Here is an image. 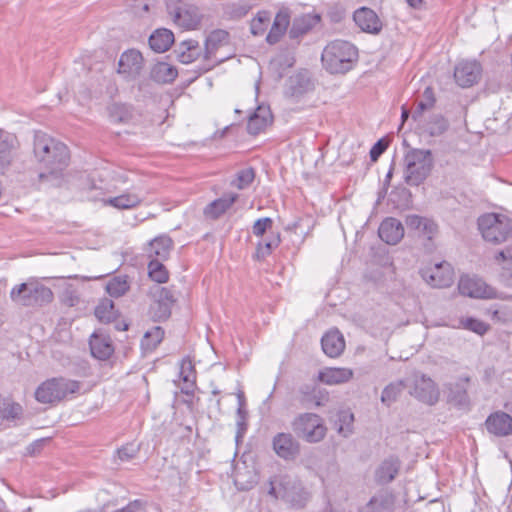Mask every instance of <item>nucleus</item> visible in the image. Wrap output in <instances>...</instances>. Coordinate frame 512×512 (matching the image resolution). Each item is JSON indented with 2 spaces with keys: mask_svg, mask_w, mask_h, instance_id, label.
I'll use <instances>...</instances> for the list:
<instances>
[{
  "mask_svg": "<svg viewBox=\"0 0 512 512\" xmlns=\"http://www.w3.org/2000/svg\"><path fill=\"white\" fill-rule=\"evenodd\" d=\"M23 413L22 406L10 398L0 399V418L4 420L19 419Z\"/></svg>",
  "mask_w": 512,
  "mask_h": 512,
  "instance_id": "4c0bfd02",
  "label": "nucleus"
},
{
  "mask_svg": "<svg viewBox=\"0 0 512 512\" xmlns=\"http://www.w3.org/2000/svg\"><path fill=\"white\" fill-rule=\"evenodd\" d=\"M116 309L114 303L110 299H103L95 308V316L99 321L109 323L116 318Z\"/></svg>",
  "mask_w": 512,
  "mask_h": 512,
  "instance_id": "c03bdc74",
  "label": "nucleus"
},
{
  "mask_svg": "<svg viewBox=\"0 0 512 512\" xmlns=\"http://www.w3.org/2000/svg\"><path fill=\"white\" fill-rule=\"evenodd\" d=\"M313 89V83L307 72H299L289 77L286 83V96L299 99Z\"/></svg>",
  "mask_w": 512,
  "mask_h": 512,
  "instance_id": "a211bd4d",
  "label": "nucleus"
},
{
  "mask_svg": "<svg viewBox=\"0 0 512 512\" xmlns=\"http://www.w3.org/2000/svg\"><path fill=\"white\" fill-rule=\"evenodd\" d=\"M273 231V220L270 217H263L256 220L252 226V234L256 237H264Z\"/></svg>",
  "mask_w": 512,
  "mask_h": 512,
  "instance_id": "603ef678",
  "label": "nucleus"
},
{
  "mask_svg": "<svg viewBox=\"0 0 512 512\" xmlns=\"http://www.w3.org/2000/svg\"><path fill=\"white\" fill-rule=\"evenodd\" d=\"M10 298L22 306H43L52 302V290L38 281H28L12 288Z\"/></svg>",
  "mask_w": 512,
  "mask_h": 512,
  "instance_id": "39448f33",
  "label": "nucleus"
},
{
  "mask_svg": "<svg viewBox=\"0 0 512 512\" xmlns=\"http://www.w3.org/2000/svg\"><path fill=\"white\" fill-rule=\"evenodd\" d=\"M177 74V69L166 62L156 63L151 70L152 79L158 83H170Z\"/></svg>",
  "mask_w": 512,
  "mask_h": 512,
  "instance_id": "f704fd0d",
  "label": "nucleus"
},
{
  "mask_svg": "<svg viewBox=\"0 0 512 512\" xmlns=\"http://www.w3.org/2000/svg\"><path fill=\"white\" fill-rule=\"evenodd\" d=\"M200 49L199 43L196 40H184L179 44L176 52H189L191 50Z\"/></svg>",
  "mask_w": 512,
  "mask_h": 512,
  "instance_id": "e2e57ef3",
  "label": "nucleus"
},
{
  "mask_svg": "<svg viewBox=\"0 0 512 512\" xmlns=\"http://www.w3.org/2000/svg\"><path fill=\"white\" fill-rule=\"evenodd\" d=\"M229 45V33L222 29L212 31L205 41L204 58L210 60L215 58L217 62H222L226 57H217L219 49Z\"/></svg>",
  "mask_w": 512,
  "mask_h": 512,
  "instance_id": "f3484780",
  "label": "nucleus"
},
{
  "mask_svg": "<svg viewBox=\"0 0 512 512\" xmlns=\"http://www.w3.org/2000/svg\"><path fill=\"white\" fill-rule=\"evenodd\" d=\"M250 10V6L247 3H237L231 7L230 14L234 18H242Z\"/></svg>",
  "mask_w": 512,
  "mask_h": 512,
  "instance_id": "052dcab7",
  "label": "nucleus"
},
{
  "mask_svg": "<svg viewBox=\"0 0 512 512\" xmlns=\"http://www.w3.org/2000/svg\"><path fill=\"white\" fill-rule=\"evenodd\" d=\"M489 433L496 436H507L512 434V417L502 411L491 414L485 422Z\"/></svg>",
  "mask_w": 512,
  "mask_h": 512,
  "instance_id": "4be33fe9",
  "label": "nucleus"
},
{
  "mask_svg": "<svg viewBox=\"0 0 512 512\" xmlns=\"http://www.w3.org/2000/svg\"><path fill=\"white\" fill-rule=\"evenodd\" d=\"M290 11L288 8H281L274 17L271 29L269 30L266 41L269 44L279 42L281 37L285 34L290 24Z\"/></svg>",
  "mask_w": 512,
  "mask_h": 512,
  "instance_id": "b1692460",
  "label": "nucleus"
},
{
  "mask_svg": "<svg viewBox=\"0 0 512 512\" xmlns=\"http://www.w3.org/2000/svg\"><path fill=\"white\" fill-rule=\"evenodd\" d=\"M171 248L172 240L167 236H160L149 243L147 253L151 260L164 261L168 258Z\"/></svg>",
  "mask_w": 512,
  "mask_h": 512,
  "instance_id": "cd10ccee",
  "label": "nucleus"
},
{
  "mask_svg": "<svg viewBox=\"0 0 512 512\" xmlns=\"http://www.w3.org/2000/svg\"><path fill=\"white\" fill-rule=\"evenodd\" d=\"M387 143L383 140H378L370 150V158L372 161H376L379 156L387 149Z\"/></svg>",
  "mask_w": 512,
  "mask_h": 512,
  "instance_id": "680f3d73",
  "label": "nucleus"
},
{
  "mask_svg": "<svg viewBox=\"0 0 512 512\" xmlns=\"http://www.w3.org/2000/svg\"><path fill=\"white\" fill-rule=\"evenodd\" d=\"M406 387L404 381H397L388 384L382 391L381 402L387 407L391 406L401 395Z\"/></svg>",
  "mask_w": 512,
  "mask_h": 512,
  "instance_id": "a19ab883",
  "label": "nucleus"
},
{
  "mask_svg": "<svg viewBox=\"0 0 512 512\" xmlns=\"http://www.w3.org/2000/svg\"><path fill=\"white\" fill-rule=\"evenodd\" d=\"M140 202L141 198L134 193L122 194L105 201L106 204L118 209H130L137 206Z\"/></svg>",
  "mask_w": 512,
  "mask_h": 512,
  "instance_id": "ea45409f",
  "label": "nucleus"
},
{
  "mask_svg": "<svg viewBox=\"0 0 512 512\" xmlns=\"http://www.w3.org/2000/svg\"><path fill=\"white\" fill-rule=\"evenodd\" d=\"M148 274L149 277L157 283H165L169 278L168 271L162 261L158 260H150L148 264Z\"/></svg>",
  "mask_w": 512,
  "mask_h": 512,
  "instance_id": "de8ad7c7",
  "label": "nucleus"
},
{
  "mask_svg": "<svg viewBox=\"0 0 512 512\" xmlns=\"http://www.w3.org/2000/svg\"><path fill=\"white\" fill-rule=\"evenodd\" d=\"M424 217L410 215L406 218V224L409 228L420 231L423 226Z\"/></svg>",
  "mask_w": 512,
  "mask_h": 512,
  "instance_id": "69168bd1",
  "label": "nucleus"
},
{
  "mask_svg": "<svg viewBox=\"0 0 512 512\" xmlns=\"http://www.w3.org/2000/svg\"><path fill=\"white\" fill-rule=\"evenodd\" d=\"M201 49L191 50L189 52H178L177 58L181 63L189 64L200 56Z\"/></svg>",
  "mask_w": 512,
  "mask_h": 512,
  "instance_id": "bf43d9fd",
  "label": "nucleus"
},
{
  "mask_svg": "<svg viewBox=\"0 0 512 512\" xmlns=\"http://www.w3.org/2000/svg\"><path fill=\"white\" fill-rule=\"evenodd\" d=\"M320 21L319 15L303 14L294 18L289 31L290 38H298L309 32Z\"/></svg>",
  "mask_w": 512,
  "mask_h": 512,
  "instance_id": "7c9ffc66",
  "label": "nucleus"
},
{
  "mask_svg": "<svg viewBox=\"0 0 512 512\" xmlns=\"http://www.w3.org/2000/svg\"><path fill=\"white\" fill-rule=\"evenodd\" d=\"M481 72V65L477 61H462L455 67L454 78L459 86L467 88L478 82Z\"/></svg>",
  "mask_w": 512,
  "mask_h": 512,
  "instance_id": "2eb2a0df",
  "label": "nucleus"
},
{
  "mask_svg": "<svg viewBox=\"0 0 512 512\" xmlns=\"http://www.w3.org/2000/svg\"><path fill=\"white\" fill-rule=\"evenodd\" d=\"M81 383L76 380L54 377L42 382L35 391V399L42 404H55L79 392Z\"/></svg>",
  "mask_w": 512,
  "mask_h": 512,
  "instance_id": "20e7f679",
  "label": "nucleus"
},
{
  "mask_svg": "<svg viewBox=\"0 0 512 512\" xmlns=\"http://www.w3.org/2000/svg\"><path fill=\"white\" fill-rule=\"evenodd\" d=\"M144 68V58L140 51L128 49L124 51L118 61L117 73L127 81L138 78Z\"/></svg>",
  "mask_w": 512,
  "mask_h": 512,
  "instance_id": "f8f14e48",
  "label": "nucleus"
},
{
  "mask_svg": "<svg viewBox=\"0 0 512 512\" xmlns=\"http://www.w3.org/2000/svg\"><path fill=\"white\" fill-rule=\"evenodd\" d=\"M404 180L408 185L418 186L429 175L432 156L429 150L413 149L404 157Z\"/></svg>",
  "mask_w": 512,
  "mask_h": 512,
  "instance_id": "423d86ee",
  "label": "nucleus"
},
{
  "mask_svg": "<svg viewBox=\"0 0 512 512\" xmlns=\"http://www.w3.org/2000/svg\"><path fill=\"white\" fill-rule=\"evenodd\" d=\"M358 50L348 41L335 40L324 48L321 60L323 66L331 74H342L352 69L357 61Z\"/></svg>",
  "mask_w": 512,
  "mask_h": 512,
  "instance_id": "7ed1b4c3",
  "label": "nucleus"
},
{
  "mask_svg": "<svg viewBox=\"0 0 512 512\" xmlns=\"http://www.w3.org/2000/svg\"><path fill=\"white\" fill-rule=\"evenodd\" d=\"M478 227L485 241L500 244L512 232L511 220L499 214H485L478 219Z\"/></svg>",
  "mask_w": 512,
  "mask_h": 512,
  "instance_id": "6e6552de",
  "label": "nucleus"
},
{
  "mask_svg": "<svg viewBox=\"0 0 512 512\" xmlns=\"http://www.w3.org/2000/svg\"><path fill=\"white\" fill-rule=\"evenodd\" d=\"M179 376L184 384V386L181 387V391L186 394L193 391L196 381V375L193 363L190 359H183L181 361Z\"/></svg>",
  "mask_w": 512,
  "mask_h": 512,
  "instance_id": "c9c22d12",
  "label": "nucleus"
},
{
  "mask_svg": "<svg viewBox=\"0 0 512 512\" xmlns=\"http://www.w3.org/2000/svg\"><path fill=\"white\" fill-rule=\"evenodd\" d=\"M109 119L113 123H125L132 117V109L123 103H113L108 107Z\"/></svg>",
  "mask_w": 512,
  "mask_h": 512,
  "instance_id": "58836bf2",
  "label": "nucleus"
},
{
  "mask_svg": "<svg viewBox=\"0 0 512 512\" xmlns=\"http://www.w3.org/2000/svg\"><path fill=\"white\" fill-rule=\"evenodd\" d=\"M295 434L307 443L322 441L327 433V428L321 416L315 413H301L291 423Z\"/></svg>",
  "mask_w": 512,
  "mask_h": 512,
  "instance_id": "0eeeda50",
  "label": "nucleus"
},
{
  "mask_svg": "<svg viewBox=\"0 0 512 512\" xmlns=\"http://www.w3.org/2000/svg\"><path fill=\"white\" fill-rule=\"evenodd\" d=\"M485 314L495 323H506L512 319V308L508 305L494 304L486 309Z\"/></svg>",
  "mask_w": 512,
  "mask_h": 512,
  "instance_id": "79ce46f5",
  "label": "nucleus"
},
{
  "mask_svg": "<svg viewBox=\"0 0 512 512\" xmlns=\"http://www.w3.org/2000/svg\"><path fill=\"white\" fill-rule=\"evenodd\" d=\"M164 332L160 327H154L147 331L141 341V346L147 350H153L163 339Z\"/></svg>",
  "mask_w": 512,
  "mask_h": 512,
  "instance_id": "8fccbe9b",
  "label": "nucleus"
},
{
  "mask_svg": "<svg viewBox=\"0 0 512 512\" xmlns=\"http://www.w3.org/2000/svg\"><path fill=\"white\" fill-rule=\"evenodd\" d=\"M234 483L239 490H249L255 485L256 479L255 476L251 474L249 478L245 480L243 473L237 469L234 476Z\"/></svg>",
  "mask_w": 512,
  "mask_h": 512,
  "instance_id": "5fc2aeb1",
  "label": "nucleus"
},
{
  "mask_svg": "<svg viewBox=\"0 0 512 512\" xmlns=\"http://www.w3.org/2000/svg\"><path fill=\"white\" fill-rule=\"evenodd\" d=\"M271 22V14L268 11H259L251 20L250 31L255 36L263 35Z\"/></svg>",
  "mask_w": 512,
  "mask_h": 512,
  "instance_id": "a18cd8bd",
  "label": "nucleus"
},
{
  "mask_svg": "<svg viewBox=\"0 0 512 512\" xmlns=\"http://www.w3.org/2000/svg\"><path fill=\"white\" fill-rule=\"evenodd\" d=\"M458 328L472 331L478 335H484L489 330V325L473 317L461 318Z\"/></svg>",
  "mask_w": 512,
  "mask_h": 512,
  "instance_id": "09e8293b",
  "label": "nucleus"
},
{
  "mask_svg": "<svg viewBox=\"0 0 512 512\" xmlns=\"http://www.w3.org/2000/svg\"><path fill=\"white\" fill-rule=\"evenodd\" d=\"M137 451V448L133 444H129L118 449L117 454L120 460L128 461L136 456Z\"/></svg>",
  "mask_w": 512,
  "mask_h": 512,
  "instance_id": "6e6d98bb",
  "label": "nucleus"
},
{
  "mask_svg": "<svg viewBox=\"0 0 512 512\" xmlns=\"http://www.w3.org/2000/svg\"><path fill=\"white\" fill-rule=\"evenodd\" d=\"M237 396H238V401H239V408L237 410V415H238L239 420L237 421V425L239 427V430H241V429H243V426H244L243 421L246 417V412L242 408V406L244 404V394H243V392L240 391ZM240 436H241L240 431H238L236 438L238 439Z\"/></svg>",
  "mask_w": 512,
  "mask_h": 512,
  "instance_id": "13d9d810",
  "label": "nucleus"
},
{
  "mask_svg": "<svg viewBox=\"0 0 512 512\" xmlns=\"http://www.w3.org/2000/svg\"><path fill=\"white\" fill-rule=\"evenodd\" d=\"M449 127V123L446 118H444L440 114H436L431 116L429 122L426 126V131L430 136H440L442 135Z\"/></svg>",
  "mask_w": 512,
  "mask_h": 512,
  "instance_id": "49530a36",
  "label": "nucleus"
},
{
  "mask_svg": "<svg viewBox=\"0 0 512 512\" xmlns=\"http://www.w3.org/2000/svg\"><path fill=\"white\" fill-rule=\"evenodd\" d=\"M14 137L6 135L0 138V170L8 167L13 159Z\"/></svg>",
  "mask_w": 512,
  "mask_h": 512,
  "instance_id": "e433bc0d",
  "label": "nucleus"
},
{
  "mask_svg": "<svg viewBox=\"0 0 512 512\" xmlns=\"http://www.w3.org/2000/svg\"><path fill=\"white\" fill-rule=\"evenodd\" d=\"M458 290L461 295L478 299H512L511 295L497 292L495 288L488 285L480 278L462 276L458 282Z\"/></svg>",
  "mask_w": 512,
  "mask_h": 512,
  "instance_id": "1a4fd4ad",
  "label": "nucleus"
},
{
  "mask_svg": "<svg viewBox=\"0 0 512 512\" xmlns=\"http://www.w3.org/2000/svg\"><path fill=\"white\" fill-rule=\"evenodd\" d=\"M354 415L348 411L341 412L339 415L340 425L338 427V433L344 437L349 436L353 431Z\"/></svg>",
  "mask_w": 512,
  "mask_h": 512,
  "instance_id": "864d4df0",
  "label": "nucleus"
},
{
  "mask_svg": "<svg viewBox=\"0 0 512 512\" xmlns=\"http://www.w3.org/2000/svg\"><path fill=\"white\" fill-rule=\"evenodd\" d=\"M400 463L396 458H388L382 462L376 471V479L379 483L391 482L399 471Z\"/></svg>",
  "mask_w": 512,
  "mask_h": 512,
  "instance_id": "473e14b6",
  "label": "nucleus"
},
{
  "mask_svg": "<svg viewBox=\"0 0 512 512\" xmlns=\"http://www.w3.org/2000/svg\"><path fill=\"white\" fill-rule=\"evenodd\" d=\"M329 400V393L320 387L304 385L299 389V402L306 408L320 407Z\"/></svg>",
  "mask_w": 512,
  "mask_h": 512,
  "instance_id": "6ab92c4d",
  "label": "nucleus"
},
{
  "mask_svg": "<svg viewBox=\"0 0 512 512\" xmlns=\"http://www.w3.org/2000/svg\"><path fill=\"white\" fill-rule=\"evenodd\" d=\"M268 485L271 497L281 499L292 507L302 508L308 500V492L295 476L279 473L269 479Z\"/></svg>",
  "mask_w": 512,
  "mask_h": 512,
  "instance_id": "f03ea898",
  "label": "nucleus"
},
{
  "mask_svg": "<svg viewBox=\"0 0 512 512\" xmlns=\"http://www.w3.org/2000/svg\"><path fill=\"white\" fill-rule=\"evenodd\" d=\"M65 294L68 296L65 299V302L68 303L70 306H73L78 302V297L74 294L73 291H70L69 289H67L65 291Z\"/></svg>",
  "mask_w": 512,
  "mask_h": 512,
  "instance_id": "774afa93",
  "label": "nucleus"
},
{
  "mask_svg": "<svg viewBox=\"0 0 512 512\" xmlns=\"http://www.w3.org/2000/svg\"><path fill=\"white\" fill-rule=\"evenodd\" d=\"M129 288L127 276L122 275L111 278L106 284L107 293L115 298L123 296Z\"/></svg>",
  "mask_w": 512,
  "mask_h": 512,
  "instance_id": "37998d69",
  "label": "nucleus"
},
{
  "mask_svg": "<svg viewBox=\"0 0 512 512\" xmlns=\"http://www.w3.org/2000/svg\"><path fill=\"white\" fill-rule=\"evenodd\" d=\"M353 20L361 31L378 35L383 28V23L376 12L368 7H361L353 14Z\"/></svg>",
  "mask_w": 512,
  "mask_h": 512,
  "instance_id": "dca6fc26",
  "label": "nucleus"
},
{
  "mask_svg": "<svg viewBox=\"0 0 512 512\" xmlns=\"http://www.w3.org/2000/svg\"><path fill=\"white\" fill-rule=\"evenodd\" d=\"M281 242L280 234L278 232L272 231L264 235V237H260V240L256 244V252L254 257L257 260H263L271 253L274 249H276Z\"/></svg>",
  "mask_w": 512,
  "mask_h": 512,
  "instance_id": "c756f323",
  "label": "nucleus"
},
{
  "mask_svg": "<svg viewBox=\"0 0 512 512\" xmlns=\"http://www.w3.org/2000/svg\"><path fill=\"white\" fill-rule=\"evenodd\" d=\"M394 506V497L382 492L374 495L369 502L360 509V512H391Z\"/></svg>",
  "mask_w": 512,
  "mask_h": 512,
  "instance_id": "c85d7f7f",
  "label": "nucleus"
},
{
  "mask_svg": "<svg viewBox=\"0 0 512 512\" xmlns=\"http://www.w3.org/2000/svg\"><path fill=\"white\" fill-rule=\"evenodd\" d=\"M495 264L501 269V277L504 280L512 278V245L505 247L494 256Z\"/></svg>",
  "mask_w": 512,
  "mask_h": 512,
  "instance_id": "72a5a7b5",
  "label": "nucleus"
},
{
  "mask_svg": "<svg viewBox=\"0 0 512 512\" xmlns=\"http://www.w3.org/2000/svg\"><path fill=\"white\" fill-rule=\"evenodd\" d=\"M321 345L327 356L331 358L338 357L345 348L344 337L338 330H330L322 337Z\"/></svg>",
  "mask_w": 512,
  "mask_h": 512,
  "instance_id": "393cba45",
  "label": "nucleus"
},
{
  "mask_svg": "<svg viewBox=\"0 0 512 512\" xmlns=\"http://www.w3.org/2000/svg\"><path fill=\"white\" fill-rule=\"evenodd\" d=\"M420 274L424 281L433 288H445L453 283V269L445 261L421 269Z\"/></svg>",
  "mask_w": 512,
  "mask_h": 512,
  "instance_id": "ddd939ff",
  "label": "nucleus"
},
{
  "mask_svg": "<svg viewBox=\"0 0 512 512\" xmlns=\"http://www.w3.org/2000/svg\"><path fill=\"white\" fill-rule=\"evenodd\" d=\"M354 372L346 367H326L319 374L318 379L326 385H340L349 382Z\"/></svg>",
  "mask_w": 512,
  "mask_h": 512,
  "instance_id": "5701e85b",
  "label": "nucleus"
},
{
  "mask_svg": "<svg viewBox=\"0 0 512 512\" xmlns=\"http://www.w3.org/2000/svg\"><path fill=\"white\" fill-rule=\"evenodd\" d=\"M139 504L138 501L129 503L126 507L116 510L115 512H138Z\"/></svg>",
  "mask_w": 512,
  "mask_h": 512,
  "instance_id": "338daca9",
  "label": "nucleus"
},
{
  "mask_svg": "<svg viewBox=\"0 0 512 512\" xmlns=\"http://www.w3.org/2000/svg\"><path fill=\"white\" fill-rule=\"evenodd\" d=\"M272 121L273 116L270 108L265 105H259L248 118L247 131L251 135H257L271 125Z\"/></svg>",
  "mask_w": 512,
  "mask_h": 512,
  "instance_id": "aec40b11",
  "label": "nucleus"
},
{
  "mask_svg": "<svg viewBox=\"0 0 512 512\" xmlns=\"http://www.w3.org/2000/svg\"><path fill=\"white\" fill-rule=\"evenodd\" d=\"M254 178H255L254 170L252 168H246V169L240 170L237 173V176L231 182V185L242 190V189L247 188L253 182Z\"/></svg>",
  "mask_w": 512,
  "mask_h": 512,
  "instance_id": "3c124183",
  "label": "nucleus"
},
{
  "mask_svg": "<svg viewBox=\"0 0 512 512\" xmlns=\"http://www.w3.org/2000/svg\"><path fill=\"white\" fill-rule=\"evenodd\" d=\"M378 234L387 244L395 245L403 238L404 227L398 219L388 217L380 224Z\"/></svg>",
  "mask_w": 512,
  "mask_h": 512,
  "instance_id": "412c9836",
  "label": "nucleus"
},
{
  "mask_svg": "<svg viewBox=\"0 0 512 512\" xmlns=\"http://www.w3.org/2000/svg\"><path fill=\"white\" fill-rule=\"evenodd\" d=\"M438 226L437 224L430 219L424 218L423 226L420 229V232L423 233L428 239H432L433 236L437 233Z\"/></svg>",
  "mask_w": 512,
  "mask_h": 512,
  "instance_id": "4d7b16f0",
  "label": "nucleus"
},
{
  "mask_svg": "<svg viewBox=\"0 0 512 512\" xmlns=\"http://www.w3.org/2000/svg\"><path fill=\"white\" fill-rule=\"evenodd\" d=\"M33 153L40 165L39 180L51 186H60L69 162L67 146L37 131L34 134Z\"/></svg>",
  "mask_w": 512,
  "mask_h": 512,
  "instance_id": "f257e3e1",
  "label": "nucleus"
},
{
  "mask_svg": "<svg viewBox=\"0 0 512 512\" xmlns=\"http://www.w3.org/2000/svg\"><path fill=\"white\" fill-rule=\"evenodd\" d=\"M238 199V194L227 193L222 197L212 201L204 209V214L212 219H216L225 213Z\"/></svg>",
  "mask_w": 512,
  "mask_h": 512,
  "instance_id": "a878e982",
  "label": "nucleus"
},
{
  "mask_svg": "<svg viewBox=\"0 0 512 512\" xmlns=\"http://www.w3.org/2000/svg\"><path fill=\"white\" fill-rule=\"evenodd\" d=\"M90 350L95 358L106 360L113 354L114 347L108 336L93 334L90 339Z\"/></svg>",
  "mask_w": 512,
  "mask_h": 512,
  "instance_id": "bb28decb",
  "label": "nucleus"
},
{
  "mask_svg": "<svg viewBox=\"0 0 512 512\" xmlns=\"http://www.w3.org/2000/svg\"><path fill=\"white\" fill-rule=\"evenodd\" d=\"M432 107L433 106L431 105V101L430 102H426V101L418 102L413 111L412 118L414 120H418L422 116L424 111H426Z\"/></svg>",
  "mask_w": 512,
  "mask_h": 512,
  "instance_id": "0e129e2a",
  "label": "nucleus"
},
{
  "mask_svg": "<svg viewBox=\"0 0 512 512\" xmlns=\"http://www.w3.org/2000/svg\"><path fill=\"white\" fill-rule=\"evenodd\" d=\"M174 42V34L166 28L155 30L149 37L151 49L158 53L167 51Z\"/></svg>",
  "mask_w": 512,
  "mask_h": 512,
  "instance_id": "2f4dec72",
  "label": "nucleus"
},
{
  "mask_svg": "<svg viewBox=\"0 0 512 512\" xmlns=\"http://www.w3.org/2000/svg\"><path fill=\"white\" fill-rule=\"evenodd\" d=\"M272 448L285 461H294L300 454V443L289 432L277 433L272 439Z\"/></svg>",
  "mask_w": 512,
  "mask_h": 512,
  "instance_id": "4468645a",
  "label": "nucleus"
},
{
  "mask_svg": "<svg viewBox=\"0 0 512 512\" xmlns=\"http://www.w3.org/2000/svg\"><path fill=\"white\" fill-rule=\"evenodd\" d=\"M409 393L417 400L434 405L439 400V389L435 382L424 374H415Z\"/></svg>",
  "mask_w": 512,
  "mask_h": 512,
  "instance_id": "9b49d317",
  "label": "nucleus"
},
{
  "mask_svg": "<svg viewBox=\"0 0 512 512\" xmlns=\"http://www.w3.org/2000/svg\"><path fill=\"white\" fill-rule=\"evenodd\" d=\"M166 9L173 23L185 30L195 29L200 23L198 9L183 0H167Z\"/></svg>",
  "mask_w": 512,
  "mask_h": 512,
  "instance_id": "9d476101",
  "label": "nucleus"
}]
</instances>
